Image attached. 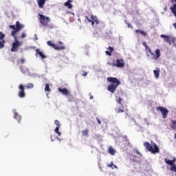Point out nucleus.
Returning a JSON list of instances; mask_svg holds the SVG:
<instances>
[{
  "mask_svg": "<svg viewBox=\"0 0 176 176\" xmlns=\"http://www.w3.org/2000/svg\"><path fill=\"white\" fill-rule=\"evenodd\" d=\"M143 46H144L146 52L147 57H150L151 60H153L154 61H157L159 60L160 57L162 56L160 53V49H156L155 52H152V50L148 46L146 42H143Z\"/></svg>",
  "mask_w": 176,
  "mask_h": 176,
  "instance_id": "f257e3e1",
  "label": "nucleus"
},
{
  "mask_svg": "<svg viewBox=\"0 0 176 176\" xmlns=\"http://www.w3.org/2000/svg\"><path fill=\"white\" fill-rule=\"evenodd\" d=\"M107 80L111 83L108 85L107 90L113 94L116 91V89L119 87V85H120V80L115 77H109L107 78Z\"/></svg>",
  "mask_w": 176,
  "mask_h": 176,
  "instance_id": "f03ea898",
  "label": "nucleus"
},
{
  "mask_svg": "<svg viewBox=\"0 0 176 176\" xmlns=\"http://www.w3.org/2000/svg\"><path fill=\"white\" fill-rule=\"evenodd\" d=\"M38 20L42 27H47L48 28H53V25H49L51 20L49 16H46L42 14H38Z\"/></svg>",
  "mask_w": 176,
  "mask_h": 176,
  "instance_id": "7ed1b4c3",
  "label": "nucleus"
},
{
  "mask_svg": "<svg viewBox=\"0 0 176 176\" xmlns=\"http://www.w3.org/2000/svg\"><path fill=\"white\" fill-rule=\"evenodd\" d=\"M144 146L148 151V152H151V153H159L160 152V149L159 146L156 144H153V145H151L148 142H144Z\"/></svg>",
  "mask_w": 176,
  "mask_h": 176,
  "instance_id": "20e7f679",
  "label": "nucleus"
},
{
  "mask_svg": "<svg viewBox=\"0 0 176 176\" xmlns=\"http://www.w3.org/2000/svg\"><path fill=\"white\" fill-rule=\"evenodd\" d=\"M9 28H12V30H14V31L11 32L12 36H16V34L24 28V25L20 23V21H16L15 25H10Z\"/></svg>",
  "mask_w": 176,
  "mask_h": 176,
  "instance_id": "39448f33",
  "label": "nucleus"
},
{
  "mask_svg": "<svg viewBox=\"0 0 176 176\" xmlns=\"http://www.w3.org/2000/svg\"><path fill=\"white\" fill-rule=\"evenodd\" d=\"M111 67H117V68H123L124 67V60L122 58H118L116 60H113V63H109Z\"/></svg>",
  "mask_w": 176,
  "mask_h": 176,
  "instance_id": "423d86ee",
  "label": "nucleus"
},
{
  "mask_svg": "<svg viewBox=\"0 0 176 176\" xmlns=\"http://www.w3.org/2000/svg\"><path fill=\"white\" fill-rule=\"evenodd\" d=\"M14 39V43H12L11 52H17L19 50V47L21 46V43L17 40V36H12Z\"/></svg>",
  "mask_w": 176,
  "mask_h": 176,
  "instance_id": "0eeeda50",
  "label": "nucleus"
},
{
  "mask_svg": "<svg viewBox=\"0 0 176 176\" xmlns=\"http://www.w3.org/2000/svg\"><path fill=\"white\" fill-rule=\"evenodd\" d=\"M156 110L161 112L163 119H166L167 118V116L168 115V109H167V108L160 106L156 107Z\"/></svg>",
  "mask_w": 176,
  "mask_h": 176,
  "instance_id": "6e6552de",
  "label": "nucleus"
},
{
  "mask_svg": "<svg viewBox=\"0 0 176 176\" xmlns=\"http://www.w3.org/2000/svg\"><path fill=\"white\" fill-rule=\"evenodd\" d=\"M19 92H18V96L19 98H25V87L23 85V84H21L19 85Z\"/></svg>",
  "mask_w": 176,
  "mask_h": 176,
  "instance_id": "1a4fd4ad",
  "label": "nucleus"
},
{
  "mask_svg": "<svg viewBox=\"0 0 176 176\" xmlns=\"http://www.w3.org/2000/svg\"><path fill=\"white\" fill-rule=\"evenodd\" d=\"M47 45H48V46H51V47H53L55 50H65V46H57L50 41L47 42Z\"/></svg>",
  "mask_w": 176,
  "mask_h": 176,
  "instance_id": "9d476101",
  "label": "nucleus"
},
{
  "mask_svg": "<svg viewBox=\"0 0 176 176\" xmlns=\"http://www.w3.org/2000/svg\"><path fill=\"white\" fill-rule=\"evenodd\" d=\"M160 37L164 38V42H167V43H168L170 46H171V43H175V38H170V36H166L164 34H162Z\"/></svg>",
  "mask_w": 176,
  "mask_h": 176,
  "instance_id": "9b49d317",
  "label": "nucleus"
},
{
  "mask_svg": "<svg viewBox=\"0 0 176 176\" xmlns=\"http://www.w3.org/2000/svg\"><path fill=\"white\" fill-rule=\"evenodd\" d=\"M5 34L2 32H0V49H3L5 47V43H6V41L5 39Z\"/></svg>",
  "mask_w": 176,
  "mask_h": 176,
  "instance_id": "f8f14e48",
  "label": "nucleus"
},
{
  "mask_svg": "<svg viewBox=\"0 0 176 176\" xmlns=\"http://www.w3.org/2000/svg\"><path fill=\"white\" fill-rule=\"evenodd\" d=\"M171 2L173 6L170 8V10L174 14L175 17H176V0H171Z\"/></svg>",
  "mask_w": 176,
  "mask_h": 176,
  "instance_id": "ddd939ff",
  "label": "nucleus"
},
{
  "mask_svg": "<svg viewBox=\"0 0 176 176\" xmlns=\"http://www.w3.org/2000/svg\"><path fill=\"white\" fill-rule=\"evenodd\" d=\"M91 25H94V24H96V25L100 24V21L97 19V16L94 15L91 16Z\"/></svg>",
  "mask_w": 176,
  "mask_h": 176,
  "instance_id": "4468645a",
  "label": "nucleus"
},
{
  "mask_svg": "<svg viewBox=\"0 0 176 176\" xmlns=\"http://www.w3.org/2000/svg\"><path fill=\"white\" fill-rule=\"evenodd\" d=\"M58 91H60V93H61L63 96H69V94H71V92H69L67 88H58Z\"/></svg>",
  "mask_w": 176,
  "mask_h": 176,
  "instance_id": "2eb2a0df",
  "label": "nucleus"
},
{
  "mask_svg": "<svg viewBox=\"0 0 176 176\" xmlns=\"http://www.w3.org/2000/svg\"><path fill=\"white\" fill-rule=\"evenodd\" d=\"M38 55H39V56L42 58H46V55H45V54H43V52H42L39 49L36 50V56Z\"/></svg>",
  "mask_w": 176,
  "mask_h": 176,
  "instance_id": "dca6fc26",
  "label": "nucleus"
},
{
  "mask_svg": "<svg viewBox=\"0 0 176 176\" xmlns=\"http://www.w3.org/2000/svg\"><path fill=\"white\" fill-rule=\"evenodd\" d=\"M36 1H37L38 8L40 9H42L45 6V4L46 3V0H36Z\"/></svg>",
  "mask_w": 176,
  "mask_h": 176,
  "instance_id": "f3484780",
  "label": "nucleus"
},
{
  "mask_svg": "<svg viewBox=\"0 0 176 176\" xmlns=\"http://www.w3.org/2000/svg\"><path fill=\"white\" fill-rule=\"evenodd\" d=\"M153 74L156 79H159L160 76V68L157 67L156 70H153Z\"/></svg>",
  "mask_w": 176,
  "mask_h": 176,
  "instance_id": "a211bd4d",
  "label": "nucleus"
},
{
  "mask_svg": "<svg viewBox=\"0 0 176 176\" xmlns=\"http://www.w3.org/2000/svg\"><path fill=\"white\" fill-rule=\"evenodd\" d=\"M72 0H67V2L64 3V6L68 8V9H72L74 8V6H72Z\"/></svg>",
  "mask_w": 176,
  "mask_h": 176,
  "instance_id": "6ab92c4d",
  "label": "nucleus"
},
{
  "mask_svg": "<svg viewBox=\"0 0 176 176\" xmlns=\"http://www.w3.org/2000/svg\"><path fill=\"white\" fill-rule=\"evenodd\" d=\"M175 157L173 158V160H168L167 158L165 159V162L166 164H169V166H174V163H175Z\"/></svg>",
  "mask_w": 176,
  "mask_h": 176,
  "instance_id": "aec40b11",
  "label": "nucleus"
},
{
  "mask_svg": "<svg viewBox=\"0 0 176 176\" xmlns=\"http://www.w3.org/2000/svg\"><path fill=\"white\" fill-rule=\"evenodd\" d=\"M109 51H105V54H107V56H112V52H113L115 49L113 47L109 46Z\"/></svg>",
  "mask_w": 176,
  "mask_h": 176,
  "instance_id": "412c9836",
  "label": "nucleus"
},
{
  "mask_svg": "<svg viewBox=\"0 0 176 176\" xmlns=\"http://www.w3.org/2000/svg\"><path fill=\"white\" fill-rule=\"evenodd\" d=\"M116 112L117 113H123V112H126V109L124 108V107L122 106L121 108L116 109Z\"/></svg>",
  "mask_w": 176,
  "mask_h": 176,
  "instance_id": "4be33fe9",
  "label": "nucleus"
},
{
  "mask_svg": "<svg viewBox=\"0 0 176 176\" xmlns=\"http://www.w3.org/2000/svg\"><path fill=\"white\" fill-rule=\"evenodd\" d=\"M170 129H172V130H176V120H170Z\"/></svg>",
  "mask_w": 176,
  "mask_h": 176,
  "instance_id": "5701e85b",
  "label": "nucleus"
},
{
  "mask_svg": "<svg viewBox=\"0 0 176 176\" xmlns=\"http://www.w3.org/2000/svg\"><path fill=\"white\" fill-rule=\"evenodd\" d=\"M14 118L17 120L18 123H20V120H21V116L20 115H19L16 112H14Z\"/></svg>",
  "mask_w": 176,
  "mask_h": 176,
  "instance_id": "b1692460",
  "label": "nucleus"
},
{
  "mask_svg": "<svg viewBox=\"0 0 176 176\" xmlns=\"http://www.w3.org/2000/svg\"><path fill=\"white\" fill-rule=\"evenodd\" d=\"M135 32L136 34H138V32H139V34H141V35H143V36H146V35H147L146 32H144L143 30H136L135 31Z\"/></svg>",
  "mask_w": 176,
  "mask_h": 176,
  "instance_id": "393cba45",
  "label": "nucleus"
},
{
  "mask_svg": "<svg viewBox=\"0 0 176 176\" xmlns=\"http://www.w3.org/2000/svg\"><path fill=\"white\" fill-rule=\"evenodd\" d=\"M108 152L110 155H112L113 156L115 155L116 151L115 149H113V148H112V146H109V149H108Z\"/></svg>",
  "mask_w": 176,
  "mask_h": 176,
  "instance_id": "a878e982",
  "label": "nucleus"
},
{
  "mask_svg": "<svg viewBox=\"0 0 176 176\" xmlns=\"http://www.w3.org/2000/svg\"><path fill=\"white\" fill-rule=\"evenodd\" d=\"M44 90L45 92L47 91L48 93H50V91H52V89H50L49 84H45Z\"/></svg>",
  "mask_w": 176,
  "mask_h": 176,
  "instance_id": "bb28decb",
  "label": "nucleus"
},
{
  "mask_svg": "<svg viewBox=\"0 0 176 176\" xmlns=\"http://www.w3.org/2000/svg\"><path fill=\"white\" fill-rule=\"evenodd\" d=\"M83 137H89V129H85L82 131Z\"/></svg>",
  "mask_w": 176,
  "mask_h": 176,
  "instance_id": "cd10ccee",
  "label": "nucleus"
},
{
  "mask_svg": "<svg viewBox=\"0 0 176 176\" xmlns=\"http://www.w3.org/2000/svg\"><path fill=\"white\" fill-rule=\"evenodd\" d=\"M60 126H56L55 129V133L56 134H58V135L60 137L61 135V132H60Z\"/></svg>",
  "mask_w": 176,
  "mask_h": 176,
  "instance_id": "c85d7f7f",
  "label": "nucleus"
},
{
  "mask_svg": "<svg viewBox=\"0 0 176 176\" xmlns=\"http://www.w3.org/2000/svg\"><path fill=\"white\" fill-rule=\"evenodd\" d=\"M107 166L113 169V168H118V166H116L115 164H113V162H111V164H108Z\"/></svg>",
  "mask_w": 176,
  "mask_h": 176,
  "instance_id": "c756f323",
  "label": "nucleus"
},
{
  "mask_svg": "<svg viewBox=\"0 0 176 176\" xmlns=\"http://www.w3.org/2000/svg\"><path fill=\"white\" fill-rule=\"evenodd\" d=\"M26 89H34V84L28 83L26 85Z\"/></svg>",
  "mask_w": 176,
  "mask_h": 176,
  "instance_id": "7c9ffc66",
  "label": "nucleus"
},
{
  "mask_svg": "<svg viewBox=\"0 0 176 176\" xmlns=\"http://www.w3.org/2000/svg\"><path fill=\"white\" fill-rule=\"evenodd\" d=\"M116 101L120 105H122V102L123 101V99L122 98L119 97L116 98Z\"/></svg>",
  "mask_w": 176,
  "mask_h": 176,
  "instance_id": "2f4dec72",
  "label": "nucleus"
},
{
  "mask_svg": "<svg viewBox=\"0 0 176 176\" xmlns=\"http://www.w3.org/2000/svg\"><path fill=\"white\" fill-rule=\"evenodd\" d=\"M170 170L171 171H174L175 173H176V166H175V165L174 164H173V165H172L170 166Z\"/></svg>",
  "mask_w": 176,
  "mask_h": 176,
  "instance_id": "473e14b6",
  "label": "nucleus"
},
{
  "mask_svg": "<svg viewBox=\"0 0 176 176\" xmlns=\"http://www.w3.org/2000/svg\"><path fill=\"white\" fill-rule=\"evenodd\" d=\"M54 123H55L56 127H60V121L59 120H56L54 121Z\"/></svg>",
  "mask_w": 176,
  "mask_h": 176,
  "instance_id": "72a5a7b5",
  "label": "nucleus"
},
{
  "mask_svg": "<svg viewBox=\"0 0 176 176\" xmlns=\"http://www.w3.org/2000/svg\"><path fill=\"white\" fill-rule=\"evenodd\" d=\"M25 36H27V34H25V32H23L21 36V38L22 39H24V38H25Z\"/></svg>",
  "mask_w": 176,
  "mask_h": 176,
  "instance_id": "f704fd0d",
  "label": "nucleus"
},
{
  "mask_svg": "<svg viewBox=\"0 0 176 176\" xmlns=\"http://www.w3.org/2000/svg\"><path fill=\"white\" fill-rule=\"evenodd\" d=\"M85 21H87V23H91V19H89V16H85Z\"/></svg>",
  "mask_w": 176,
  "mask_h": 176,
  "instance_id": "c9c22d12",
  "label": "nucleus"
},
{
  "mask_svg": "<svg viewBox=\"0 0 176 176\" xmlns=\"http://www.w3.org/2000/svg\"><path fill=\"white\" fill-rule=\"evenodd\" d=\"M58 46H64L63 45V42H61V41H58Z\"/></svg>",
  "mask_w": 176,
  "mask_h": 176,
  "instance_id": "e433bc0d",
  "label": "nucleus"
},
{
  "mask_svg": "<svg viewBox=\"0 0 176 176\" xmlns=\"http://www.w3.org/2000/svg\"><path fill=\"white\" fill-rule=\"evenodd\" d=\"M25 62V60L24 58L21 59V64H24Z\"/></svg>",
  "mask_w": 176,
  "mask_h": 176,
  "instance_id": "4c0bfd02",
  "label": "nucleus"
},
{
  "mask_svg": "<svg viewBox=\"0 0 176 176\" xmlns=\"http://www.w3.org/2000/svg\"><path fill=\"white\" fill-rule=\"evenodd\" d=\"M96 120H97L98 124H101V121L100 120V119H98V118H96Z\"/></svg>",
  "mask_w": 176,
  "mask_h": 176,
  "instance_id": "58836bf2",
  "label": "nucleus"
},
{
  "mask_svg": "<svg viewBox=\"0 0 176 176\" xmlns=\"http://www.w3.org/2000/svg\"><path fill=\"white\" fill-rule=\"evenodd\" d=\"M136 153L137 155H140V156H142V155L141 154V153H140L138 150H136Z\"/></svg>",
  "mask_w": 176,
  "mask_h": 176,
  "instance_id": "ea45409f",
  "label": "nucleus"
},
{
  "mask_svg": "<svg viewBox=\"0 0 176 176\" xmlns=\"http://www.w3.org/2000/svg\"><path fill=\"white\" fill-rule=\"evenodd\" d=\"M87 75V72H84L82 74V76H86Z\"/></svg>",
  "mask_w": 176,
  "mask_h": 176,
  "instance_id": "a19ab883",
  "label": "nucleus"
},
{
  "mask_svg": "<svg viewBox=\"0 0 176 176\" xmlns=\"http://www.w3.org/2000/svg\"><path fill=\"white\" fill-rule=\"evenodd\" d=\"M127 25H128L129 28L131 27V28H133V26L131 25V23H128Z\"/></svg>",
  "mask_w": 176,
  "mask_h": 176,
  "instance_id": "79ce46f5",
  "label": "nucleus"
},
{
  "mask_svg": "<svg viewBox=\"0 0 176 176\" xmlns=\"http://www.w3.org/2000/svg\"><path fill=\"white\" fill-rule=\"evenodd\" d=\"M20 70L21 71V72H24V71L23 70V67L22 66L20 67Z\"/></svg>",
  "mask_w": 176,
  "mask_h": 176,
  "instance_id": "37998d69",
  "label": "nucleus"
},
{
  "mask_svg": "<svg viewBox=\"0 0 176 176\" xmlns=\"http://www.w3.org/2000/svg\"><path fill=\"white\" fill-rule=\"evenodd\" d=\"M89 98H90V100H93V98H94V96H90V97H89Z\"/></svg>",
  "mask_w": 176,
  "mask_h": 176,
  "instance_id": "c03bdc74",
  "label": "nucleus"
},
{
  "mask_svg": "<svg viewBox=\"0 0 176 176\" xmlns=\"http://www.w3.org/2000/svg\"><path fill=\"white\" fill-rule=\"evenodd\" d=\"M173 25L174 28H175V30H176V23H173Z\"/></svg>",
  "mask_w": 176,
  "mask_h": 176,
  "instance_id": "a18cd8bd",
  "label": "nucleus"
},
{
  "mask_svg": "<svg viewBox=\"0 0 176 176\" xmlns=\"http://www.w3.org/2000/svg\"><path fill=\"white\" fill-rule=\"evenodd\" d=\"M35 39L36 41H38V37L36 36V34H35Z\"/></svg>",
  "mask_w": 176,
  "mask_h": 176,
  "instance_id": "49530a36",
  "label": "nucleus"
},
{
  "mask_svg": "<svg viewBox=\"0 0 176 176\" xmlns=\"http://www.w3.org/2000/svg\"><path fill=\"white\" fill-rule=\"evenodd\" d=\"M71 101H72L71 99H69V102H70Z\"/></svg>",
  "mask_w": 176,
  "mask_h": 176,
  "instance_id": "de8ad7c7",
  "label": "nucleus"
},
{
  "mask_svg": "<svg viewBox=\"0 0 176 176\" xmlns=\"http://www.w3.org/2000/svg\"><path fill=\"white\" fill-rule=\"evenodd\" d=\"M175 138L176 139V133H175Z\"/></svg>",
  "mask_w": 176,
  "mask_h": 176,
  "instance_id": "09e8293b",
  "label": "nucleus"
},
{
  "mask_svg": "<svg viewBox=\"0 0 176 176\" xmlns=\"http://www.w3.org/2000/svg\"><path fill=\"white\" fill-rule=\"evenodd\" d=\"M165 10H167V7L165 8Z\"/></svg>",
  "mask_w": 176,
  "mask_h": 176,
  "instance_id": "8fccbe9b",
  "label": "nucleus"
}]
</instances>
